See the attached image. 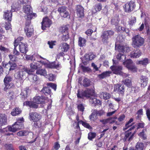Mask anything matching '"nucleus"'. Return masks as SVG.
<instances>
[{
	"mask_svg": "<svg viewBox=\"0 0 150 150\" xmlns=\"http://www.w3.org/2000/svg\"><path fill=\"white\" fill-rule=\"evenodd\" d=\"M133 47L135 48H139L143 46L144 43V39L139 35H134L132 38Z\"/></svg>",
	"mask_w": 150,
	"mask_h": 150,
	"instance_id": "nucleus-1",
	"label": "nucleus"
},
{
	"mask_svg": "<svg viewBox=\"0 0 150 150\" xmlns=\"http://www.w3.org/2000/svg\"><path fill=\"white\" fill-rule=\"evenodd\" d=\"M113 65L110 67V68L113 73L116 74H122L123 76L127 77L128 75L125 73H123L121 71L122 67L120 65H117L118 62L113 59Z\"/></svg>",
	"mask_w": 150,
	"mask_h": 150,
	"instance_id": "nucleus-2",
	"label": "nucleus"
},
{
	"mask_svg": "<svg viewBox=\"0 0 150 150\" xmlns=\"http://www.w3.org/2000/svg\"><path fill=\"white\" fill-rule=\"evenodd\" d=\"M18 131L14 126L13 125L12 127L8 126L6 128L0 129V132L4 133L7 132L8 131L11 132H15Z\"/></svg>",
	"mask_w": 150,
	"mask_h": 150,
	"instance_id": "nucleus-14",
	"label": "nucleus"
},
{
	"mask_svg": "<svg viewBox=\"0 0 150 150\" xmlns=\"http://www.w3.org/2000/svg\"><path fill=\"white\" fill-rule=\"evenodd\" d=\"M115 49L119 52H123L125 51V47L122 46L117 45H115Z\"/></svg>",
	"mask_w": 150,
	"mask_h": 150,
	"instance_id": "nucleus-45",
	"label": "nucleus"
},
{
	"mask_svg": "<svg viewBox=\"0 0 150 150\" xmlns=\"http://www.w3.org/2000/svg\"><path fill=\"white\" fill-rule=\"evenodd\" d=\"M95 95L94 91L93 89H87V90L82 92H80L79 90H78L77 96L78 98H83L85 97L89 98L91 96H94Z\"/></svg>",
	"mask_w": 150,
	"mask_h": 150,
	"instance_id": "nucleus-3",
	"label": "nucleus"
},
{
	"mask_svg": "<svg viewBox=\"0 0 150 150\" xmlns=\"http://www.w3.org/2000/svg\"><path fill=\"white\" fill-rule=\"evenodd\" d=\"M149 60L147 58H144L138 62L139 64H142L143 65H146L149 63Z\"/></svg>",
	"mask_w": 150,
	"mask_h": 150,
	"instance_id": "nucleus-41",
	"label": "nucleus"
},
{
	"mask_svg": "<svg viewBox=\"0 0 150 150\" xmlns=\"http://www.w3.org/2000/svg\"><path fill=\"white\" fill-rule=\"evenodd\" d=\"M36 74L45 76H47V71L45 69H41L37 70Z\"/></svg>",
	"mask_w": 150,
	"mask_h": 150,
	"instance_id": "nucleus-29",
	"label": "nucleus"
},
{
	"mask_svg": "<svg viewBox=\"0 0 150 150\" xmlns=\"http://www.w3.org/2000/svg\"><path fill=\"white\" fill-rule=\"evenodd\" d=\"M23 70L24 71V72L25 71L28 74H31L32 72L34 71L33 69L30 68V69L29 68L25 67H24L23 68Z\"/></svg>",
	"mask_w": 150,
	"mask_h": 150,
	"instance_id": "nucleus-48",
	"label": "nucleus"
},
{
	"mask_svg": "<svg viewBox=\"0 0 150 150\" xmlns=\"http://www.w3.org/2000/svg\"><path fill=\"white\" fill-rule=\"evenodd\" d=\"M140 79L141 82L142 83L141 84V86L144 87L146 86L148 80V77L146 76L142 75L141 76Z\"/></svg>",
	"mask_w": 150,
	"mask_h": 150,
	"instance_id": "nucleus-23",
	"label": "nucleus"
},
{
	"mask_svg": "<svg viewBox=\"0 0 150 150\" xmlns=\"http://www.w3.org/2000/svg\"><path fill=\"white\" fill-rule=\"evenodd\" d=\"M116 58L117 59L123 62L125 60L126 57L124 54L119 53L117 55Z\"/></svg>",
	"mask_w": 150,
	"mask_h": 150,
	"instance_id": "nucleus-36",
	"label": "nucleus"
},
{
	"mask_svg": "<svg viewBox=\"0 0 150 150\" xmlns=\"http://www.w3.org/2000/svg\"><path fill=\"white\" fill-rule=\"evenodd\" d=\"M114 34V31L111 30L103 32L101 36L102 42L104 43H107L109 38L110 37V36L113 35Z\"/></svg>",
	"mask_w": 150,
	"mask_h": 150,
	"instance_id": "nucleus-5",
	"label": "nucleus"
},
{
	"mask_svg": "<svg viewBox=\"0 0 150 150\" xmlns=\"http://www.w3.org/2000/svg\"><path fill=\"white\" fill-rule=\"evenodd\" d=\"M5 87L4 88V90L6 91L7 90L12 88L13 86V85L12 83H4Z\"/></svg>",
	"mask_w": 150,
	"mask_h": 150,
	"instance_id": "nucleus-49",
	"label": "nucleus"
},
{
	"mask_svg": "<svg viewBox=\"0 0 150 150\" xmlns=\"http://www.w3.org/2000/svg\"><path fill=\"white\" fill-rule=\"evenodd\" d=\"M91 81L89 79L87 78L84 79L83 81L82 85L85 87H87L90 85Z\"/></svg>",
	"mask_w": 150,
	"mask_h": 150,
	"instance_id": "nucleus-34",
	"label": "nucleus"
},
{
	"mask_svg": "<svg viewBox=\"0 0 150 150\" xmlns=\"http://www.w3.org/2000/svg\"><path fill=\"white\" fill-rule=\"evenodd\" d=\"M119 21L117 17L113 18L111 20V23L112 25H114L115 26L118 25Z\"/></svg>",
	"mask_w": 150,
	"mask_h": 150,
	"instance_id": "nucleus-50",
	"label": "nucleus"
},
{
	"mask_svg": "<svg viewBox=\"0 0 150 150\" xmlns=\"http://www.w3.org/2000/svg\"><path fill=\"white\" fill-rule=\"evenodd\" d=\"M45 99L43 97L39 96H36L33 98V102L37 104H44L45 103Z\"/></svg>",
	"mask_w": 150,
	"mask_h": 150,
	"instance_id": "nucleus-18",
	"label": "nucleus"
},
{
	"mask_svg": "<svg viewBox=\"0 0 150 150\" xmlns=\"http://www.w3.org/2000/svg\"><path fill=\"white\" fill-rule=\"evenodd\" d=\"M13 125L16 127L18 131L22 129L23 127V123L22 122L18 121L16 122Z\"/></svg>",
	"mask_w": 150,
	"mask_h": 150,
	"instance_id": "nucleus-33",
	"label": "nucleus"
},
{
	"mask_svg": "<svg viewBox=\"0 0 150 150\" xmlns=\"http://www.w3.org/2000/svg\"><path fill=\"white\" fill-rule=\"evenodd\" d=\"M80 66L82 70V71L84 72H89L91 71V69L88 67H85L83 66L81 64H80Z\"/></svg>",
	"mask_w": 150,
	"mask_h": 150,
	"instance_id": "nucleus-53",
	"label": "nucleus"
},
{
	"mask_svg": "<svg viewBox=\"0 0 150 150\" xmlns=\"http://www.w3.org/2000/svg\"><path fill=\"white\" fill-rule=\"evenodd\" d=\"M15 11L14 9L10 10H6L4 12L3 16L4 18L6 20L11 21L12 16V12Z\"/></svg>",
	"mask_w": 150,
	"mask_h": 150,
	"instance_id": "nucleus-11",
	"label": "nucleus"
},
{
	"mask_svg": "<svg viewBox=\"0 0 150 150\" xmlns=\"http://www.w3.org/2000/svg\"><path fill=\"white\" fill-rule=\"evenodd\" d=\"M95 56L92 53H90L88 54H86L85 56V59L87 61L91 60L93 59Z\"/></svg>",
	"mask_w": 150,
	"mask_h": 150,
	"instance_id": "nucleus-32",
	"label": "nucleus"
},
{
	"mask_svg": "<svg viewBox=\"0 0 150 150\" xmlns=\"http://www.w3.org/2000/svg\"><path fill=\"white\" fill-rule=\"evenodd\" d=\"M30 90L28 87H26L24 89H22L21 93V98L24 99L26 98L29 94Z\"/></svg>",
	"mask_w": 150,
	"mask_h": 150,
	"instance_id": "nucleus-17",
	"label": "nucleus"
},
{
	"mask_svg": "<svg viewBox=\"0 0 150 150\" xmlns=\"http://www.w3.org/2000/svg\"><path fill=\"white\" fill-rule=\"evenodd\" d=\"M20 51L22 53L26 54L28 51V46L26 44L20 42L18 45Z\"/></svg>",
	"mask_w": 150,
	"mask_h": 150,
	"instance_id": "nucleus-13",
	"label": "nucleus"
},
{
	"mask_svg": "<svg viewBox=\"0 0 150 150\" xmlns=\"http://www.w3.org/2000/svg\"><path fill=\"white\" fill-rule=\"evenodd\" d=\"M127 68L133 72H136L137 71V69L133 64L130 65L129 66H128Z\"/></svg>",
	"mask_w": 150,
	"mask_h": 150,
	"instance_id": "nucleus-57",
	"label": "nucleus"
},
{
	"mask_svg": "<svg viewBox=\"0 0 150 150\" xmlns=\"http://www.w3.org/2000/svg\"><path fill=\"white\" fill-rule=\"evenodd\" d=\"M111 73V72L110 71H107L104 72L101 74L98 75V76L99 78L103 79L107 76H109L110 74Z\"/></svg>",
	"mask_w": 150,
	"mask_h": 150,
	"instance_id": "nucleus-28",
	"label": "nucleus"
},
{
	"mask_svg": "<svg viewBox=\"0 0 150 150\" xmlns=\"http://www.w3.org/2000/svg\"><path fill=\"white\" fill-rule=\"evenodd\" d=\"M47 76L48 77V79L50 81H54L55 79V76L52 74H49Z\"/></svg>",
	"mask_w": 150,
	"mask_h": 150,
	"instance_id": "nucleus-60",
	"label": "nucleus"
},
{
	"mask_svg": "<svg viewBox=\"0 0 150 150\" xmlns=\"http://www.w3.org/2000/svg\"><path fill=\"white\" fill-rule=\"evenodd\" d=\"M12 78L9 75H7L4 79V83H9L12 80Z\"/></svg>",
	"mask_w": 150,
	"mask_h": 150,
	"instance_id": "nucleus-47",
	"label": "nucleus"
},
{
	"mask_svg": "<svg viewBox=\"0 0 150 150\" xmlns=\"http://www.w3.org/2000/svg\"><path fill=\"white\" fill-rule=\"evenodd\" d=\"M134 134V132L132 133L131 132H126L124 139L126 140H127L129 141H131L133 139Z\"/></svg>",
	"mask_w": 150,
	"mask_h": 150,
	"instance_id": "nucleus-25",
	"label": "nucleus"
},
{
	"mask_svg": "<svg viewBox=\"0 0 150 150\" xmlns=\"http://www.w3.org/2000/svg\"><path fill=\"white\" fill-rule=\"evenodd\" d=\"M31 6L28 5H27L25 6H24L23 7V11L27 14L26 18H25L26 20H31L33 17L32 11L31 10Z\"/></svg>",
	"mask_w": 150,
	"mask_h": 150,
	"instance_id": "nucleus-7",
	"label": "nucleus"
},
{
	"mask_svg": "<svg viewBox=\"0 0 150 150\" xmlns=\"http://www.w3.org/2000/svg\"><path fill=\"white\" fill-rule=\"evenodd\" d=\"M35 103L33 102H33L27 101L23 103V105H28L30 108H36L38 107V105Z\"/></svg>",
	"mask_w": 150,
	"mask_h": 150,
	"instance_id": "nucleus-24",
	"label": "nucleus"
},
{
	"mask_svg": "<svg viewBox=\"0 0 150 150\" xmlns=\"http://www.w3.org/2000/svg\"><path fill=\"white\" fill-rule=\"evenodd\" d=\"M21 111L18 108H16L13 109L11 112V114L13 116H15L20 113Z\"/></svg>",
	"mask_w": 150,
	"mask_h": 150,
	"instance_id": "nucleus-43",
	"label": "nucleus"
},
{
	"mask_svg": "<svg viewBox=\"0 0 150 150\" xmlns=\"http://www.w3.org/2000/svg\"><path fill=\"white\" fill-rule=\"evenodd\" d=\"M28 134V131L25 130H21L20 131L17 133V134L18 136H26Z\"/></svg>",
	"mask_w": 150,
	"mask_h": 150,
	"instance_id": "nucleus-44",
	"label": "nucleus"
},
{
	"mask_svg": "<svg viewBox=\"0 0 150 150\" xmlns=\"http://www.w3.org/2000/svg\"><path fill=\"white\" fill-rule=\"evenodd\" d=\"M144 147V144L141 142H138L135 146V150H143Z\"/></svg>",
	"mask_w": 150,
	"mask_h": 150,
	"instance_id": "nucleus-30",
	"label": "nucleus"
},
{
	"mask_svg": "<svg viewBox=\"0 0 150 150\" xmlns=\"http://www.w3.org/2000/svg\"><path fill=\"white\" fill-rule=\"evenodd\" d=\"M96 136V133L94 132H89L88 134V138L90 140L92 139L95 137Z\"/></svg>",
	"mask_w": 150,
	"mask_h": 150,
	"instance_id": "nucleus-54",
	"label": "nucleus"
},
{
	"mask_svg": "<svg viewBox=\"0 0 150 150\" xmlns=\"http://www.w3.org/2000/svg\"><path fill=\"white\" fill-rule=\"evenodd\" d=\"M76 13L79 18H83L84 16V8L81 5H77L76 8Z\"/></svg>",
	"mask_w": 150,
	"mask_h": 150,
	"instance_id": "nucleus-12",
	"label": "nucleus"
},
{
	"mask_svg": "<svg viewBox=\"0 0 150 150\" xmlns=\"http://www.w3.org/2000/svg\"><path fill=\"white\" fill-rule=\"evenodd\" d=\"M62 51L64 52H67L69 48V45L65 42H63L60 45Z\"/></svg>",
	"mask_w": 150,
	"mask_h": 150,
	"instance_id": "nucleus-26",
	"label": "nucleus"
},
{
	"mask_svg": "<svg viewBox=\"0 0 150 150\" xmlns=\"http://www.w3.org/2000/svg\"><path fill=\"white\" fill-rule=\"evenodd\" d=\"M11 67H10V68L9 69V71L13 70L15 69L17 65L16 64L13 62H11Z\"/></svg>",
	"mask_w": 150,
	"mask_h": 150,
	"instance_id": "nucleus-63",
	"label": "nucleus"
},
{
	"mask_svg": "<svg viewBox=\"0 0 150 150\" xmlns=\"http://www.w3.org/2000/svg\"><path fill=\"white\" fill-rule=\"evenodd\" d=\"M79 122L80 123H81L83 126L86 128H87L88 129H91L92 128L89 125V124L87 123L83 122L81 120Z\"/></svg>",
	"mask_w": 150,
	"mask_h": 150,
	"instance_id": "nucleus-58",
	"label": "nucleus"
},
{
	"mask_svg": "<svg viewBox=\"0 0 150 150\" xmlns=\"http://www.w3.org/2000/svg\"><path fill=\"white\" fill-rule=\"evenodd\" d=\"M122 82L127 86H130L132 85L131 79H126L125 80L122 81Z\"/></svg>",
	"mask_w": 150,
	"mask_h": 150,
	"instance_id": "nucleus-42",
	"label": "nucleus"
},
{
	"mask_svg": "<svg viewBox=\"0 0 150 150\" xmlns=\"http://www.w3.org/2000/svg\"><path fill=\"white\" fill-rule=\"evenodd\" d=\"M41 117V115L36 112H30L29 114L30 120L34 122H38L40 119Z\"/></svg>",
	"mask_w": 150,
	"mask_h": 150,
	"instance_id": "nucleus-8",
	"label": "nucleus"
},
{
	"mask_svg": "<svg viewBox=\"0 0 150 150\" xmlns=\"http://www.w3.org/2000/svg\"><path fill=\"white\" fill-rule=\"evenodd\" d=\"M16 47L14 46L13 51V54L14 56L18 58L19 59H22L24 58L23 54H21L20 52L16 49Z\"/></svg>",
	"mask_w": 150,
	"mask_h": 150,
	"instance_id": "nucleus-22",
	"label": "nucleus"
},
{
	"mask_svg": "<svg viewBox=\"0 0 150 150\" xmlns=\"http://www.w3.org/2000/svg\"><path fill=\"white\" fill-rule=\"evenodd\" d=\"M114 91L118 92L120 94H123L125 91L124 86L121 84H115Z\"/></svg>",
	"mask_w": 150,
	"mask_h": 150,
	"instance_id": "nucleus-9",
	"label": "nucleus"
},
{
	"mask_svg": "<svg viewBox=\"0 0 150 150\" xmlns=\"http://www.w3.org/2000/svg\"><path fill=\"white\" fill-rule=\"evenodd\" d=\"M102 8V6L101 4H96L95 6V8L96 11H100Z\"/></svg>",
	"mask_w": 150,
	"mask_h": 150,
	"instance_id": "nucleus-59",
	"label": "nucleus"
},
{
	"mask_svg": "<svg viewBox=\"0 0 150 150\" xmlns=\"http://www.w3.org/2000/svg\"><path fill=\"white\" fill-rule=\"evenodd\" d=\"M30 23L31 21L30 20L26 21L24 30L26 35L28 37H30L33 32V27L32 25H30Z\"/></svg>",
	"mask_w": 150,
	"mask_h": 150,
	"instance_id": "nucleus-4",
	"label": "nucleus"
},
{
	"mask_svg": "<svg viewBox=\"0 0 150 150\" xmlns=\"http://www.w3.org/2000/svg\"><path fill=\"white\" fill-rule=\"evenodd\" d=\"M136 18L134 16H132L131 17V20L129 22V24L131 25H133L134 23L136 22Z\"/></svg>",
	"mask_w": 150,
	"mask_h": 150,
	"instance_id": "nucleus-62",
	"label": "nucleus"
},
{
	"mask_svg": "<svg viewBox=\"0 0 150 150\" xmlns=\"http://www.w3.org/2000/svg\"><path fill=\"white\" fill-rule=\"evenodd\" d=\"M96 95L95 94V95L94 96H91V97H89L90 98L89 101L91 104L93 105V106H96V104H98L100 103V101L99 100H97L96 98L94 97L96 96Z\"/></svg>",
	"mask_w": 150,
	"mask_h": 150,
	"instance_id": "nucleus-21",
	"label": "nucleus"
},
{
	"mask_svg": "<svg viewBox=\"0 0 150 150\" xmlns=\"http://www.w3.org/2000/svg\"><path fill=\"white\" fill-rule=\"evenodd\" d=\"M25 72L23 70L18 71L15 74V77L16 79L20 80H22L25 78Z\"/></svg>",
	"mask_w": 150,
	"mask_h": 150,
	"instance_id": "nucleus-15",
	"label": "nucleus"
},
{
	"mask_svg": "<svg viewBox=\"0 0 150 150\" xmlns=\"http://www.w3.org/2000/svg\"><path fill=\"white\" fill-rule=\"evenodd\" d=\"M7 124V117L4 114H0V126H2Z\"/></svg>",
	"mask_w": 150,
	"mask_h": 150,
	"instance_id": "nucleus-19",
	"label": "nucleus"
},
{
	"mask_svg": "<svg viewBox=\"0 0 150 150\" xmlns=\"http://www.w3.org/2000/svg\"><path fill=\"white\" fill-rule=\"evenodd\" d=\"M146 131V129H143L142 130V131L139 134V136L143 139L144 140L146 139L147 136L145 133Z\"/></svg>",
	"mask_w": 150,
	"mask_h": 150,
	"instance_id": "nucleus-37",
	"label": "nucleus"
},
{
	"mask_svg": "<svg viewBox=\"0 0 150 150\" xmlns=\"http://www.w3.org/2000/svg\"><path fill=\"white\" fill-rule=\"evenodd\" d=\"M23 39V38L22 37H19L14 40V45L15 47H16L20 42H22L21 41Z\"/></svg>",
	"mask_w": 150,
	"mask_h": 150,
	"instance_id": "nucleus-40",
	"label": "nucleus"
},
{
	"mask_svg": "<svg viewBox=\"0 0 150 150\" xmlns=\"http://www.w3.org/2000/svg\"><path fill=\"white\" fill-rule=\"evenodd\" d=\"M110 95L106 92H101L100 93V96L103 97L104 99H108L110 97Z\"/></svg>",
	"mask_w": 150,
	"mask_h": 150,
	"instance_id": "nucleus-35",
	"label": "nucleus"
},
{
	"mask_svg": "<svg viewBox=\"0 0 150 150\" xmlns=\"http://www.w3.org/2000/svg\"><path fill=\"white\" fill-rule=\"evenodd\" d=\"M69 38V33H63L62 34V39L63 41H66Z\"/></svg>",
	"mask_w": 150,
	"mask_h": 150,
	"instance_id": "nucleus-56",
	"label": "nucleus"
},
{
	"mask_svg": "<svg viewBox=\"0 0 150 150\" xmlns=\"http://www.w3.org/2000/svg\"><path fill=\"white\" fill-rule=\"evenodd\" d=\"M56 42L55 41H49L48 42V44L49 46V47L51 48H53V46L55 45V43Z\"/></svg>",
	"mask_w": 150,
	"mask_h": 150,
	"instance_id": "nucleus-64",
	"label": "nucleus"
},
{
	"mask_svg": "<svg viewBox=\"0 0 150 150\" xmlns=\"http://www.w3.org/2000/svg\"><path fill=\"white\" fill-rule=\"evenodd\" d=\"M133 118H131L126 123L125 127L123 129L124 130H126L129 127L132 126L130 123L133 122Z\"/></svg>",
	"mask_w": 150,
	"mask_h": 150,
	"instance_id": "nucleus-51",
	"label": "nucleus"
},
{
	"mask_svg": "<svg viewBox=\"0 0 150 150\" xmlns=\"http://www.w3.org/2000/svg\"><path fill=\"white\" fill-rule=\"evenodd\" d=\"M93 113L97 116H101L104 114L105 112L102 110H94Z\"/></svg>",
	"mask_w": 150,
	"mask_h": 150,
	"instance_id": "nucleus-39",
	"label": "nucleus"
},
{
	"mask_svg": "<svg viewBox=\"0 0 150 150\" xmlns=\"http://www.w3.org/2000/svg\"><path fill=\"white\" fill-rule=\"evenodd\" d=\"M135 7V2L134 1H131L127 3L124 6V8L125 12L130 13L133 10Z\"/></svg>",
	"mask_w": 150,
	"mask_h": 150,
	"instance_id": "nucleus-6",
	"label": "nucleus"
},
{
	"mask_svg": "<svg viewBox=\"0 0 150 150\" xmlns=\"http://www.w3.org/2000/svg\"><path fill=\"white\" fill-rule=\"evenodd\" d=\"M123 64L124 65H126V67L127 68L128 66H129L130 65L133 64V62L131 59H127L126 61L123 62Z\"/></svg>",
	"mask_w": 150,
	"mask_h": 150,
	"instance_id": "nucleus-52",
	"label": "nucleus"
},
{
	"mask_svg": "<svg viewBox=\"0 0 150 150\" xmlns=\"http://www.w3.org/2000/svg\"><path fill=\"white\" fill-rule=\"evenodd\" d=\"M42 64L39 62H35L31 63L30 65V68L34 71L36 69L41 68L42 67Z\"/></svg>",
	"mask_w": 150,
	"mask_h": 150,
	"instance_id": "nucleus-20",
	"label": "nucleus"
},
{
	"mask_svg": "<svg viewBox=\"0 0 150 150\" xmlns=\"http://www.w3.org/2000/svg\"><path fill=\"white\" fill-rule=\"evenodd\" d=\"M116 30L117 32H123L125 29V28L122 27L118 25L116 26Z\"/></svg>",
	"mask_w": 150,
	"mask_h": 150,
	"instance_id": "nucleus-61",
	"label": "nucleus"
},
{
	"mask_svg": "<svg viewBox=\"0 0 150 150\" xmlns=\"http://www.w3.org/2000/svg\"><path fill=\"white\" fill-rule=\"evenodd\" d=\"M86 40L81 37L79 38L78 41V45L80 47H83L86 45Z\"/></svg>",
	"mask_w": 150,
	"mask_h": 150,
	"instance_id": "nucleus-31",
	"label": "nucleus"
},
{
	"mask_svg": "<svg viewBox=\"0 0 150 150\" xmlns=\"http://www.w3.org/2000/svg\"><path fill=\"white\" fill-rule=\"evenodd\" d=\"M11 62H8L6 63L5 62H3L2 63V64L4 68L9 69L11 67Z\"/></svg>",
	"mask_w": 150,
	"mask_h": 150,
	"instance_id": "nucleus-55",
	"label": "nucleus"
},
{
	"mask_svg": "<svg viewBox=\"0 0 150 150\" xmlns=\"http://www.w3.org/2000/svg\"><path fill=\"white\" fill-rule=\"evenodd\" d=\"M7 95L8 98L10 100H13L15 97L14 92L11 91L7 93Z\"/></svg>",
	"mask_w": 150,
	"mask_h": 150,
	"instance_id": "nucleus-38",
	"label": "nucleus"
},
{
	"mask_svg": "<svg viewBox=\"0 0 150 150\" xmlns=\"http://www.w3.org/2000/svg\"><path fill=\"white\" fill-rule=\"evenodd\" d=\"M142 54V51L140 50L137 49L132 52L130 53V56L131 57L137 58L140 57Z\"/></svg>",
	"mask_w": 150,
	"mask_h": 150,
	"instance_id": "nucleus-16",
	"label": "nucleus"
},
{
	"mask_svg": "<svg viewBox=\"0 0 150 150\" xmlns=\"http://www.w3.org/2000/svg\"><path fill=\"white\" fill-rule=\"evenodd\" d=\"M41 92L46 96L50 95L51 93V89L49 87H44L42 90Z\"/></svg>",
	"mask_w": 150,
	"mask_h": 150,
	"instance_id": "nucleus-27",
	"label": "nucleus"
},
{
	"mask_svg": "<svg viewBox=\"0 0 150 150\" xmlns=\"http://www.w3.org/2000/svg\"><path fill=\"white\" fill-rule=\"evenodd\" d=\"M68 27L67 25H64L61 27L60 31L62 34L68 33Z\"/></svg>",
	"mask_w": 150,
	"mask_h": 150,
	"instance_id": "nucleus-46",
	"label": "nucleus"
},
{
	"mask_svg": "<svg viewBox=\"0 0 150 150\" xmlns=\"http://www.w3.org/2000/svg\"><path fill=\"white\" fill-rule=\"evenodd\" d=\"M52 23L51 21L48 18H43L42 21L41 22L42 29L44 30L46 28L49 27Z\"/></svg>",
	"mask_w": 150,
	"mask_h": 150,
	"instance_id": "nucleus-10",
	"label": "nucleus"
}]
</instances>
